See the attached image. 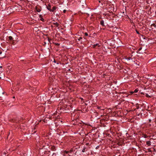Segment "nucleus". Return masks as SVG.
Here are the masks:
<instances>
[{
	"mask_svg": "<svg viewBox=\"0 0 156 156\" xmlns=\"http://www.w3.org/2000/svg\"><path fill=\"white\" fill-rule=\"evenodd\" d=\"M47 8L48 10L50 11L51 9V5L50 4H48V5L47 6Z\"/></svg>",
	"mask_w": 156,
	"mask_h": 156,
	"instance_id": "nucleus-1",
	"label": "nucleus"
},
{
	"mask_svg": "<svg viewBox=\"0 0 156 156\" xmlns=\"http://www.w3.org/2000/svg\"><path fill=\"white\" fill-rule=\"evenodd\" d=\"M56 7L55 6H53L52 9H51L50 12H54L56 9Z\"/></svg>",
	"mask_w": 156,
	"mask_h": 156,
	"instance_id": "nucleus-2",
	"label": "nucleus"
},
{
	"mask_svg": "<svg viewBox=\"0 0 156 156\" xmlns=\"http://www.w3.org/2000/svg\"><path fill=\"white\" fill-rule=\"evenodd\" d=\"M51 149L53 151H55L56 150L55 147L54 146H52L51 147Z\"/></svg>",
	"mask_w": 156,
	"mask_h": 156,
	"instance_id": "nucleus-3",
	"label": "nucleus"
},
{
	"mask_svg": "<svg viewBox=\"0 0 156 156\" xmlns=\"http://www.w3.org/2000/svg\"><path fill=\"white\" fill-rule=\"evenodd\" d=\"M53 24L56 27H58L59 25V24L57 22L54 23Z\"/></svg>",
	"mask_w": 156,
	"mask_h": 156,
	"instance_id": "nucleus-4",
	"label": "nucleus"
},
{
	"mask_svg": "<svg viewBox=\"0 0 156 156\" xmlns=\"http://www.w3.org/2000/svg\"><path fill=\"white\" fill-rule=\"evenodd\" d=\"M146 144L148 146H150L151 145V142L150 141H147L146 142Z\"/></svg>",
	"mask_w": 156,
	"mask_h": 156,
	"instance_id": "nucleus-5",
	"label": "nucleus"
},
{
	"mask_svg": "<svg viewBox=\"0 0 156 156\" xmlns=\"http://www.w3.org/2000/svg\"><path fill=\"white\" fill-rule=\"evenodd\" d=\"M104 21L103 20H101L100 21V24L102 26H104Z\"/></svg>",
	"mask_w": 156,
	"mask_h": 156,
	"instance_id": "nucleus-6",
	"label": "nucleus"
},
{
	"mask_svg": "<svg viewBox=\"0 0 156 156\" xmlns=\"http://www.w3.org/2000/svg\"><path fill=\"white\" fill-rule=\"evenodd\" d=\"M96 46H98V47H100V45L98 44H96L94 45L93 47V48H95V47Z\"/></svg>",
	"mask_w": 156,
	"mask_h": 156,
	"instance_id": "nucleus-7",
	"label": "nucleus"
},
{
	"mask_svg": "<svg viewBox=\"0 0 156 156\" xmlns=\"http://www.w3.org/2000/svg\"><path fill=\"white\" fill-rule=\"evenodd\" d=\"M36 9L37 12H40L41 11V9H40L39 8H38L37 7L36 8Z\"/></svg>",
	"mask_w": 156,
	"mask_h": 156,
	"instance_id": "nucleus-8",
	"label": "nucleus"
},
{
	"mask_svg": "<svg viewBox=\"0 0 156 156\" xmlns=\"http://www.w3.org/2000/svg\"><path fill=\"white\" fill-rule=\"evenodd\" d=\"M126 59V60H127L128 61L130 60H132V58L131 57H130L127 58Z\"/></svg>",
	"mask_w": 156,
	"mask_h": 156,
	"instance_id": "nucleus-9",
	"label": "nucleus"
},
{
	"mask_svg": "<svg viewBox=\"0 0 156 156\" xmlns=\"http://www.w3.org/2000/svg\"><path fill=\"white\" fill-rule=\"evenodd\" d=\"M8 38L9 40H12L13 39V37L11 36H9Z\"/></svg>",
	"mask_w": 156,
	"mask_h": 156,
	"instance_id": "nucleus-10",
	"label": "nucleus"
},
{
	"mask_svg": "<svg viewBox=\"0 0 156 156\" xmlns=\"http://www.w3.org/2000/svg\"><path fill=\"white\" fill-rule=\"evenodd\" d=\"M86 147H83V150H82V152H85V149H86Z\"/></svg>",
	"mask_w": 156,
	"mask_h": 156,
	"instance_id": "nucleus-11",
	"label": "nucleus"
},
{
	"mask_svg": "<svg viewBox=\"0 0 156 156\" xmlns=\"http://www.w3.org/2000/svg\"><path fill=\"white\" fill-rule=\"evenodd\" d=\"M151 26H153L154 27H156V25L155 24H154V23H153V24H152L151 25Z\"/></svg>",
	"mask_w": 156,
	"mask_h": 156,
	"instance_id": "nucleus-12",
	"label": "nucleus"
},
{
	"mask_svg": "<svg viewBox=\"0 0 156 156\" xmlns=\"http://www.w3.org/2000/svg\"><path fill=\"white\" fill-rule=\"evenodd\" d=\"M69 152L70 153H71L73 152V150L71 149L69 151Z\"/></svg>",
	"mask_w": 156,
	"mask_h": 156,
	"instance_id": "nucleus-13",
	"label": "nucleus"
},
{
	"mask_svg": "<svg viewBox=\"0 0 156 156\" xmlns=\"http://www.w3.org/2000/svg\"><path fill=\"white\" fill-rule=\"evenodd\" d=\"M82 38H82V37H80L79 38V39H78V41H80L81 39H82Z\"/></svg>",
	"mask_w": 156,
	"mask_h": 156,
	"instance_id": "nucleus-14",
	"label": "nucleus"
},
{
	"mask_svg": "<svg viewBox=\"0 0 156 156\" xmlns=\"http://www.w3.org/2000/svg\"><path fill=\"white\" fill-rule=\"evenodd\" d=\"M146 96L147 97H151L150 96H149L147 94H146Z\"/></svg>",
	"mask_w": 156,
	"mask_h": 156,
	"instance_id": "nucleus-15",
	"label": "nucleus"
},
{
	"mask_svg": "<svg viewBox=\"0 0 156 156\" xmlns=\"http://www.w3.org/2000/svg\"><path fill=\"white\" fill-rule=\"evenodd\" d=\"M64 153H66V154H67V153H68L69 152V151H64Z\"/></svg>",
	"mask_w": 156,
	"mask_h": 156,
	"instance_id": "nucleus-16",
	"label": "nucleus"
},
{
	"mask_svg": "<svg viewBox=\"0 0 156 156\" xmlns=\"http://www.w3.org/2000/svg\"><path fill=\"white\" fill-rule=\"evenodd\" d=\"M40 20L43 21H44V19L42 18H41Z\"/></svg>",
	"mask_w": 156,
	"mask_h": 156,
	"instance_id": "nucleus-17",
	"label": "nucleus"
},
{
	"mask_svg": "<svg viewBox=\"0 0 156 156\" xmlns=\"http://www.w3.org/2000/svg\"><path fill=\"white\" fill-rule=\"evenodd\" d=\"M138 92V90L136 89H135L134 91V92L135 93H136V92Z\"/></svg>",
	"mask_w": 156,
	"mask_h": 156,
	"instance_id": "nucleus-18",
	"label": "nucleus"
},
{
	"mask_svg": "<svg viewBox=\"0 0 156 156\" xmlns=\"http://www.w3.org/2000/svg\"><path fill=\"white\" fill-rule=\"evenodd\" d=\"M84 34H85V36H88V34L87 33H85Z\"/></svg>",
	"mask_w": 156,
	"mask_h": 156,
	"instance_id": "nucleus-19",
	"label": "nucleus"
},
{
	"mask_svg": "<svg viewBox=\"0 0 156 156\" xmlns=\"http://www.w3.org/2000/svg\"><path fill=\"white\" fill-rule=\"evenodd\" d=\"M142 48L141 47L139 49V50H138L139 51L141 50L142 49Z\"/></svg>",
	"mask_w": 156,
	"mask_h": 156,
	"instance_id": "nucleus-20",
	"label": "nucleus"
},
{
	"mask_svg": "<svg viewBox=\"0 0 156 156\" xmlns=\"http://www.w3.org/2000/svg\"><path fill=\"white\" fill-rule=\"evenodd\" d=\"M136 32L137 34H139V32L138 31H137V30H136Z\"/></svg>",
	"mask_w": 156,
	"mask_h": 156,
	"instance_id": "nucleus-21",
	"label": "nucleus"
},
{
	"mask_svg": "<svg viewBox=\"0 0 156 156\" xmlns=\"http://www.w3.org/2000/svg\"><path fill=\"white\" fill-rule=\"evenodd\" d=\"M66 10H64L63 11V12L64 13H65L66 12Z\"/></svg>",
	"mask_w": 156,
	"mask_h": 156,
	"instance_id": "nucleus-22",
	"label": "nucleus"
},
{
	"mask_svg": "<svg viewBox=\"0 0 156 156\" xmlns=\"http://www.w3.org/2000/svg\"><path fill=\"white\" fill-rule=\"evenodd\" d=\"M147 136L146 135L144 136V138H147Z\"/></svg>",
	"mask_w": 156,
	"mask_h": 156,
	"instance_id": "nucleus-23",
	"label": "nucleus"
},
{
	"mask_svg": "<svg viewBox=\"0 0 156 156\" xmlns=\"http://www.w3.org/2000/svg\"><path fill=\"white\" fill-rule=\"evenodd\" d=\"M89 144L88 143H87L86 144V145H88Z\"/></svg>",
	"mask_w": 156,
	"mask_h": 156,
	"instance_id": "nucleus-24",
	"label": "nucleus"
},
{
	"mask_svg": "<svg viewBox=\"0 0 156 156\" xmlns=\"http://www.w3.org/2000/svg\"><path fill=\"white\" fill-rule=\"evenodd\" d=\"M41 17V15H40L39 16L40 17Z\"/></svg>",
	"mask_w": 156,
	"mask_h": 156,
	"instance_id": "nucleus-25",
	"label": "nucleus"
},
{
	"mask_svg": "<svg viewBox=\"0 0 156 156\" xmlns=\"http://www.w3.org/2000/svg\"><path fill=\"white\" fill-rule=\"evenodd\" d=\"M54 155H55V154H53V155H53V156H54Z\"/></svg>",
	"mask_w": 156,
	"mask_h": 156,
	"instance_id": "nucleus-26",
	"label": "nucleus"
},
{
	"mask_svg": "<svg viewBox=\"0 0 156 156\" xmlns=\"http://www.w3.org/2000/svg\"><path fill=\"white\" fill-rule=\"evenodd\" d=\"M2 68V66H0V68Z\"/></svg>",
	"mask_w": 156,
	"mask_h": 156,
	"instance_id": "nucleus-27",
	"label": "nucleus"
},
{
	"mask_svg": "<svg viewBox=\"0 0 156 156\" xmlns=\"http://www.w3.org/2000/svg\"><path fill=\"white\" fill-rule=\"evenodd\" d=\"M151 119H149V122H151Z\"/></svg>",
	"mask_w": 156,
	"mask_h": 156,
	"instance_id": "nucleus-28",
	"label": "nucleus"
},
{
	"mask_svg": "<svg viewBox=\"0 0 156 156\" xmlns=\"http://www.w3.org/2000/svg\"><path fill=\"white\" fill-rule=\"evenodd\" d=\"M56 45H59V44H56Z\"/></svg>",
	"mask_w": 156,
	"mask_h": 156,
	"instance_id": "nucleus-29",
	"label": "nucleus"
},
{
	"mask_svg": "<svg viewBox=\"0 0 156 156\" xmlns=\"http://www.w3.org/2000/svg\"><path fill=\"white\" fill-rule=\"evenodd\" d=\"M2 93L3 94L4 93V92H2Z\"/></svg>",
	"mask_w": 156,
	"mask_h": 156,
	"instance_id": "nucleus-30",
	"label": "nucleus"
},
{
	"mask_svg": "<svg viewBox=\"0 0 156 156\" xmlns=\"http://www.w3.org/2000/svg\"><path fill=\"white\" fill-rule=\"evenodd\" d=\"M68 155H69V156H71L70 155H69V154H68Z\"/></svg>",
	"mask_w": 156,
	"mask_h": 156,
	"instance_id": "nucleus-31",
	"label": "nucleus"
},
{
	"mask_svg": "<svg viewBox=\"0 0 156 156\" xmlns=\"http://www.w3.org/2000/svg\"><path fill=\"white\" fill-rule=\"evenodd\" d=\"M99 108H100V107H98V109H99Z\"/></svg>",
	"mask_w": 156,
	"mask_h": 156,
	"instance_id": "nucleus-32",
	"label": "nucleus"
},
{
	"mask_svg": "<svg viewBox=\"0 0 156 156\" xmlns=\"http://www.w3.org/2000/svg\"><path fill=\"white\" fill-rule=\"evenodd\" d=\"M13 98H15V97H14H14H13Z\"/></svg>",
	"mask_w": 156,
	"mask_h": 156,
	"instance_id": "nucleus-33",
	"label": "nucleus"
},
{
	"mask_svg": "<svg viewBox=\"0 0 156 156\" xmlns=\"http://www.w3.org/2000/svg\"><path fill=\"white\" fill-rule=\"evenodd\" d=\"M133 92H132L131 93H133Z\"/></svg>",
	"mask_w": 156,
	"mask_h": 156,
	"instance_id": "nucleus-34",
	"label": "nucleus"
}]
</instances>
